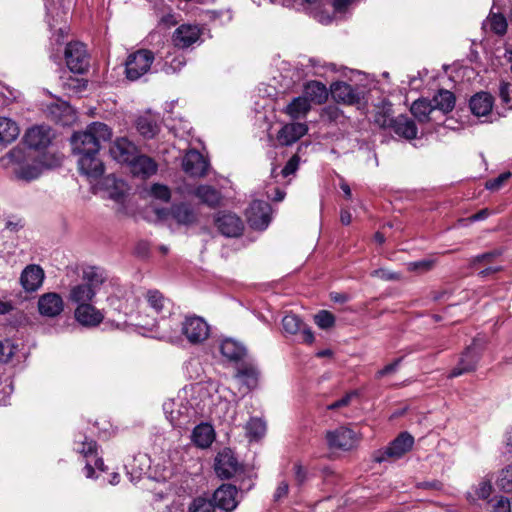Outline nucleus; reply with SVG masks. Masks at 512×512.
I'll return each mask as SVG.
<instances>
[{
    "mask_svg": "<svg viewBox=\"0 0 512 512\" xmlns=\"http://www.w3.org/2000/svg\"><path fill=\"white\" fill-rule=\"evenodd\" d=\"M112 131L102 122L89 124L84 131L75 132L71 138L73 151L80 157L78 167L80 172L90 180H97L104 173V164L98 158L101 142L108 141Z\"/></svg>",
    "mask_w": 512,
    "mask_h": 512,
    "instance_id": "nucleus-1",
    "label": "nucleus"
},
{
    "mask_svg": "<svg viewBox=\"0 0 512 512\" xmlns=\"http://www.w3.org/2000/svg\"><path fill=\"white\" fill-rule=\"evenodd\" d=\"M171 324L163 329L162 338L170 342L179 340L180 334L184 335L191 344L204 342L210 334V327L207 322L199 316H187L184 321H179L175 317H170Z\"/></svg>",
    "mask_w": 512,
    "mask_h": 512,
    "instance_id": "nucleus-2",
    "label": "nucleus"
},
{
    "mask_svg": "<svg viewBox=\"0 0 512 512\" xmlns=\"http://www.w3.org/2000/svg\"><path fill=\"white\" fill-rule=\"evenodd\" d=\"M147 307L153 312L150 319H141L137 325L147 329H159L161 336L163 329L168 328L171 322L166 318V313L171 316V301L158 290H148L145 294Z\"/></svg>",
    "mask_w": 512,
    "mask_h": 512,
    "instance_id": "nucleus-3",
    "label": "nucleus"
},
{
    "mask_svg": "<svg viewBox=\"0 0 512 512\" xmlns=\"http://www.w3.org/2000/svg\"><path fill=\"white\" fill-rule=\"evenodd\" d=\"M105 277L101 269L88 267L83 271L82 282L71 287L68 299L79 305L91 303Z\"/></svg>",
    "mask_w": 512,
    "mask_h": 512,
    "instance_id": "nucleus-4",
    "label": "nucleus"
},
{
    "mask_svg": "<svg viewBox=\"0 0 512 512\" xmlns=\"http://www.w3.org/2000/svg\"><path fill=\"white\" fill-rule=\"evenodd\" d=\"M5 158L8 163L14 165L13 172L15 177L19 180L26 182L33 181L40 177L44 171L41 163L30 153L22 147H14L7 154Z\"/></svg>",
    "mask_w": 512,
    "mask_h": 512,
    "instance_id": "nucleus-5",
    "label": "nucleus"
},
{
    "mask_svg": "<svg viewBox=\"0 0 512 512\" xmlns=\"http://www.w3.org/2000/svg\"><path fill=\"white\" fill-rule=\"evenodd\" d=\"M413 445V436L408 432H402L393 441H391L387 447L376 451L374 454V460L379 463L388 460H397L409 452Z\"/></svg>",
    "mask_w": 512,
    "mask_h": 512,
    "instance_id": "nucleus-6",
    "label": "nucleus"
},
{
    "mask_svg": "<svg viewBox=\"0 0 512 512\" xmlns=\"http://www.w3.org/2000/svg\"><path fill=\"white\" fill-rule=\"evenodd\" d=\"M154 61V54L147 49H140L128 55L125 61L126 77L135 81L147 73Z\"/></svg>",
    "mask_w": 512,
    "mask_h": 512,
    "instance_id": "nucleus-7",
    "label": "nucleus"
},
{
    "mask_svg": "<svg viewBox=\"0 0 512 512\" xmlns=\"http://www.w3.org/2000/svg\"><path fill=\"white\" fill-rule=\"evenodd\" d=\"M482 346L476 339L461 353L457 365L450 371L448 378L459 377L474 372L482 356Z\"/></svg>",
    "mask_w": 512,
    "mask_h": 512,
    "instance_id": "nucleus-8",
    "label": "nucleus"
},
{
    "mask_svg": "<svg viewBox=\"0 0 512 512\" xmlns=\"http://www.w3.org/2000/svg\"><path fill=\"white\" fill-rule=\"evenodd\" d=\"M65 60L69 70L76 74H84L90 67V57L86 46L81 42L67 44Z\"/></svg>",
    "mask_w": 512,
    "mask_h": 512,
    "instance_id": "nucleus-9",
    "label": "nucleus"
},
{
    "mask_svg": "<svg viewBox=\"0 0 512 512\" xmlns=\"http://www.w3.org/2000/svg\"><path fill=\"white\" fill-rule=\"evenodd\" d=\"M214 470L221 479H230L234 476L240 477L242 474V466L229 448H224L218 452L214 461Z\"/></svg>",
    "mask_w": 512,
    "mask_h": 512,
    "instance_id": "nucleus-10",
    "label": "nucleus"
},
{
    "mask_svg": "<svg viewBox=\"0 0 512 512\" xmlns=\"http://www.w3.org/2000/svg\"><path fill=\"white\" fill-rule=\"evenodd\" d=\"M249 225L256 230H264L271 221V206L262 200L253 201L246 210Z\"/></svg>",
    "mask_w": 512,
    "mask_h": 512,
    "instance_id": "nucleus-11",
    "label": "nucleus"
},
{
    "mask_svg": "<svg viewBox=\"0 0 512 512\" xmlns=\"http://www.w3.org/2000/svg\"><path fill=\"white\" fill-rule=\"evenodd\" d=\"M237 493L238 489L236 486L232 484H222L214 491L211 500L215 508L224 512H232L239 503L236 499Z\"/></svg>",
    "mask_w": 512,
    "mask_h": 512,
    "instance_id": "nucleus-12",
    "label": "nucleus"
},
{
    "mask_svg": "<svg viewBox=\"0 0 512 512\" xmlns=\"http://www.w3.org/2000/svg\"><path fill=\"white\" fill-rule=\"evenodd\" d=\"M326 440L331 449L347 451L356 445L357 436L353 430L347 427H339L333 431H328Z\"/></svg>",
    "mask_w": 512,
    "mask_h": 512,
    "instance_id": "nucleus-13",
    "label": "nucleus"
},
{
    "mask_svg": "<svg viewBox=\"0 0 512 512\" xmlns=\"http://www.w3.org/2000/svg\"><path fill=\"white\" fill-rule=\"evenodd\" d=\"M109 152L117 162L129 164L137 156L139 149L127 137H119L112 143Z\"/></svg>",
    "mask_w": 512,
    "mask_h": 512,
    "instance_id": "nucleus-14",
    "label": "nucleus"
},
{
    "mask_svg": "<svg viewBox=\"0 0 512 512\" xmlns=\"http://www.w3.org/2000/svg\"><path fill=\"white\" fill-rule=\"evenodd\" d=\"M44 278L45 273L40 265L29 264L22 270L19 281L25 292L32 293L42 286Z\"/></svg>",
    "mask_w": 512,
    "mask_h": 512,
    "instance_id": "nucleus-15",
    "label": "nucleus"
},
{
    "mask_svg": "<svg viewBox=\"0 0 512 512\" xmlns=\"http://www.w3.org/2000/svg\"><path fill=\"white\" fill-rule=\"evenodd\" d=\"M219 232L226 237H238L242 234L244 225L240 217L233 213H222L215 219Z\"/></svg>",
    "mask_w": 512,
    "mask_h": 512,
    "instance_id": "nucleus-16",
    "label": "nucleus"
},
{
    "mask_svg": "<svg viewBox=\"0 0 512 512\" xmlns=\"http://www.w3.org/2000/svg\"><path fill=\"white\" fill-rule=\"evenodd\" d=\"M64 310V301L60 294L48 292L38 299V311L42 316L54 318Z\"/></svg>",
    "mask_w": 512,
    "mask_h": 512,
    "instance_id": "nucleus-17",
    "label": "nucleus"
},
{
    "mask_svg": "<svg viewBox=\"0 0 512 512\" xmlns=\"http://www.w3.org/2000/svg\"><path fill=\"white\" fill-rule=\"evenodd\" d=\"M208 166V161L196 150L187 152L182 162L183 170L192 177H204Z\"/></svg>",
    "mask_w": 512,
    "mask_h": 512,
    "instance_id": "nucleus-18",
    "label": "nucleus"
},
{
    "mask_svg": "<svg viewBox=\"0 0 512 512\" xmlns=\"http://www.w3.org/2000/svg\"><path fill=\"white\" fill-rule=\"evenodd\" d=\"M282 326L286 333L296 335L299 334L301 340L311 344L314 341L312 331L302 322L296 314H287L282 319Z\"/></svg>",
    "mask_w": 512,
    "mask_h": 512,
    "instance_id": "nucleus-19",
    "label": "nucleus"
},
{
    "mask_svg": "<svg viewBox=\"0 0 512 512\" xmlns=\"http://www.w3.org/2000/svg\"><path fill=\"white\" fill-rule=\"evenodd\" d=\"M51 139V129L43 125L28 129L24 136L26 145L35 150L47 147L50 144Z\"/></svg>",
    "mask_w": 512,
    "mask_h": 512,
    "instance_id": "nucleus-20",
    "label": "nucleus"
},
{
    "mask_svg": "<svg viewBox=\"0 0 512 512\" xmlns=\"http://www.w3.org/2000/svg\"><path fill=\"white\" fill-rule=\"evenodd\" d=\"M74 316L76 321L85 327H96L104 319V314L91 303L77 306Z\"/></svg>",
    "mask_w": 512,
    "mask_h": 512,
    "instance_id": "nucleus-21",
    "label": "nucleus"
},
{
    "mask_svg": "<svg viewBox=\"0 0 512 512\" xmlns=\"http://www.w3.org/2000/svg\"><path fill=\"white\" fill-rule=\"evenodd\" d=\"M330 91L332 98L338 103L353 105L361 100L360 93L346 82L333 83Z\"/></svg>",
    "mask_w": 512,
    "mask_h": 512,
    "instance_id": "nucleus-22",
    "label": "nucleus"
},
{
    "mask_svg": "<svg viewBox=\"0 0 512 512\" xmlns=\"http://www.w3.org/2000/svg\"><path fill=\"white\" fill-rule=\"evenodd\" d=\"M201 30L196 25L182 24L173 34V42L176 47L188 48L200 38Z\"/></svg>",
    "mask_w": 512,
    "mask_h": 512,
    "instance_id": "nucleus-23",
    "label": "nucleus"
},
{
    "mask_svg": "<svg viewBox=\"0 0 512 512\" xmlns=\"http://www.w3.org/2000/svg\"><path fill=\"white\" fill-rule=\"evenodd\" d=\"M129 166L134 176L143 179L154 175L158 170V165L153 158L140 153L129 163Z\"/></svg>",
    "mask_w": 512,
    "mask_h": 512,
    "instance_id": "nucleus-24",
    "label": "nucleus"
},
{
    "mask_svg": "<svg viewBox=\"0 0 512 512\" xmlns=\"http://www.w3.org/2000/svg\"><path fill=\"white\" fill-rule=\"evenodd\" d=\"M260 372L257 366L252 362H243L236 371L235 378L238 379L243 386H245L246 391H251L255 389L258 385Z\"/></svg>",
    "mask_w": 512,
    "mask_h": 512,
    "instance_id": "nucleus-25",
    "label": "nucleus"
},
{
    "mask_svg": "<svg viewBox=\"0 0 512 512\" xmlns=\"http://www.w3.org/2000/svg\"><path fill=\"white\" fill-rule=\"evenodd\" d=\"M389 127L400 137L412 140L417 137L415 122L406 115H398L389 120Z\"/></svg>",
    "mask_w": 512,
    "mask_h": 512,
    "instance_id": "nucleus-26",
    "label": "nucleus"
},
{
    "mask_svg": "<svg viewBox=\"0 0 512 512\" xmlns=\"http://www.w3.org/2000/svg\"><path fill=\"white\" fill-rule=\"evenodd\" d=\"M308 131L306 124L290 123L284 125L277 134V140L283 146H289L299 140Z\"/></svg>",
    "mask_w": 512,
    "mask_h": 512,
    "instance_id": "nucleus-27",
    "label": "nucleus"
},
{
    "mask_svg": "<svg viewBox=\"0 0 512 512\" xmlns=\"http://www.w3.org/2000/svg\"><path fill=\"white\" fill-rule=\"evenodd\" d=\"M171 217L180 225L190 226L197 222V213L193 207L187 203L172 205L170 209Z\"/></svg>",
    "mask_w": 512,
    "mask_h": 512,
    "instance_id": "nucleus-28",
    "label": "nucleus"
},
{
    "mask_svg": "<svg viewBox=\"0 0 512 512\" xmlns=\"http://www.w3.org/2000/svg\"><path fill=\"white\" fill-rule=\"evenodd\" d=\"M220 351L225 358L233 362H244L247 357L246 347L242 343L231 338L222 341Z\"/></svg>",
    "mask_w": 512,
    "mask_h": 512,
    "instance_id": "nucleus-29",
    "label": "nucleus"
},
{
    "mask_svg": "<svg viewBox=\"0 0 512 512\" xmlns=\"http://www.w3.org/2000/svg\"><path fill=\"white\" fill-rule=\"evenodd\" d=\"M494 98L487 92H480L471 97L469 106L471 112L478 117L488 115L493 108Z\"/></svg>",
    "mask_w": 512,
    "mask_h": 512,
    "instance_id": "nucleus-30",
    "label": "nucleus"
},
{
    "mask_svg": "<svg viewBox=\"0 0 512 512\" xmlns=\"http://www.w3.org/2000/svg\"><path fill=\"white\" fill-rule=\"evenodd\" d=\"M193 194L201 203L209 206L210 208L218 207L222 200L220 191L210 185H199L195 188Z\"/></svg>",
    "mask_w": 512,
    "mask_h": 512,
    "instance_id": "nucleus-31",
    "label": "nucleus"
},
{
    "mask_svg": "<svg viewBox=\"0 0 512 512\" xmlns=\"http://www.w3.org/2000/svg\"><path fill=\"white\" fill-rule=\"evenodd\" d=\"M304 96L309 102L322 104L328 98V90L323 83L319 81H310L304 87Z\"/></svg>",
    "mask_w": 512,
    "mask_h": 512,
    "instance_id": "nucleus-32",
    "label": "nucleus"
},
{
    "mask_svg": "<svg viewBox=\"0 0 512 512\" xmlns=\"http://www.w3.org/2000/svg\"><path fill=\"white\" fill-rule=\"evenodd\" d=\"M135 126L139 134L145 139L154 138L160 131L159 124L150 115L138 117Z\"/></svg>",
    "mask_w": 512,
    "mask_h": 512,
    "instance_id": "nucleus-33",
    "label": "nucleus"
},
{
    "mask_svg": "<svg viewBox=\"0 0 512 512\" xmlns=\"http://www.w3.org/2000/svg\"><path fill=\"white\" fill-rule=\"evenodd\" d=\"M214 430L209 424H200L196 426L192 433V440L200 448L209 447L214 440Z\"/></svg>",
    "mask_w": 512,
    "mask_h": 512,
    "instance_id": "nucleus-34",
    "label": "nucleus"
},
{
    "mask_svg": "<svg viewBox=\"0 0 512 512\" xmlns=\"http://www.w3.org/2000/svg\"><path fill=\"white\" fill-rule=\"evenodd\" d=\"M20 130L15 121L0 116V144H9L19 135Z\"/></svg>",
    "mask_w": 512,
    "mask_h": 512,
    "instance_id": "nucleus-35",
    "label": "nucleus"
},
{
    "mask_svg": "<svg viewBox=\"0 0 512 512\" xmlns=\"http://www.w3.org/2000/svg\"><path fill=\"white\" fill-rule=\"evenodd\" d=\"M434 110L435 109L432 100L425 98L417 99L413 102L410 108L413 116L421 123L428 122L430 120V114Z\"/></svg>",
    "mask_w": 512,
    "mask_h": 512,
    "instance_id": "nucleus-36",
    "label": "nucleus"
},
{
    "mask_svg": "<svg viewBox=\"0 0 512 512\" xmlns=\"http://www.w3.org/2000/svg\"><path fill=\"white\" fill-rule=\"evenodd\" d=\"M434 109L448 113L455 107V96L449 90L441 89L432 99Z\"/></svg>",
    "mask_w": 512,
    "mask_h": 512,
    "instance_id": "nucleus-37",
    "label": "nucleus"
},
{
    "mask_svg": "<svg viewBox=\"0 0 512 512\" xmlns=\"http://www.w3.org/2000/svg\"><path fill=\"white\" fill-rule=\"evenodd\" d=\"M310 102L305 96L294 98L286 107V113L293 119L305 116L310 110Z\"/></svg>",
    "mask_w": 512,
    "mask_h": 512,
    "instance_id": "nucleus-38",
    "label": "nucleus"
},
{
    "mask_svg": "<svg viewBox=\"0 0 512 512\" xmlns=\"http://www.w3.org/2000/svg\"><path fill=\"white\" fill-rule=\"evenodd\" d=\"M63 155L58 152H47L41 157L36 158L39 163H41L43 170L44 169H54L62 165Z\"/></svg>",
    "mask_w": 512,
    "mask_h": 512,
    "instance_id": "nucleus-39",
    "label": "nucleus"
},
{
    "mask_svg": "<svg viewBox=\"0 0 512 512\" xmlns=\"http://www.w3.org/2000/svg\"><path fill=\"white\" fill-rule=\"evenodd\" d=\"M176 403L174 401L165 402L163 405L165 414L167 419L173 426H180L184 423L183 420L187 418V416H183V413L180 410H174Z\"/></svg>",
    "mask_w": 512,
    "mask_h": 512,
    "instance_id": "nucleus-40",
    "label": "nucleus"
},
{
    "mask_svg": "<svg viewBox=\"0 0 512 512\" xmlns=\"http://www.w3.org/2000/svg\"><path fill=\"white\" fill-rule=\"evenodd\" d=\"M188 512H215V507L211 499L199 496L190 503Z\"/></svg>",
    "mask_w": 512,
    "mask_h": 512,
    "instance_id": "nucleus-41",
    "label": "nucleus"
},
{
    "mask_svg": "<svg viewBox=\"0 0 512 512\" xmlns=\"http://www.w3.org/2000/svg\"><path fill=\"white\" fill-rule=\"evenodd\" d=\"M75 444L77 445L75 447L76 451L84 457L88 458L97 455V443L94 440H88L84 437L83 440L75 441Z\"/></svg>",
    "mask_w": 512,
    "mask_h": 512,
    "instance_id": "nucleus-42",
    "label": "nucleus"
},
{
    "mask_svg": "<svg viewBox=\"0 0 512 512\" xmlns=\"http://www.w3.org/2000/svg\"><path fill=\"white\" fill-rule=\"evenodd\" d=\"M497 485L505 492H512V464L501 470L497 479Z\"/></svg>",
    "mask_w": 512,
    "mask_h": 512,
    "instance_id": "nucleus-43",
    "label": "nucleus"
},
{
    "mask_svg": "<svg viewBox=\"0 0 512 512\" xmlns=\"http://www.w3.org/2000/svg\"><path fill=\"white\" fill-rule=\"evenodd\" d=\"M488 23L490 29L498 35H503L507 31V21L502 14H491Z\"/></svg>",
    "mask_w": 512,
    "mask_h": 512,
    "instance_id": "nucleus-44",
    "label": "nucleus"
},
{
    "mask_svg": "<svg viewBox=\"0 0 512 512\" xmlns=\"http://www.w3.org/2000/svg\"><path fill=\"white\" fill-rule=\"evenodd\" d=\"M246 430L250 436L260 438L265 434L266 425L265 422L259 418H251L246 425Z\"/></svg>",
    "mask_w": 512,
    "mask_h": 512,
    "instance_id": "nucleus-45",
    "label": "nucleus"
},
{
    "mask_svg": "<svg viewBox=\"0 0 512 512\" xmlns=\"http://www.w3.org/2000/svg\"><path fill=\"white\" fill-rule=\"evenodd\" d=\"M315 323L322 329H328L335 323V317L332 313L322 310L314 317Z\"/></svg>",
    "mask_w": 512,
    "mask_h": 512,
    "instance_id": "nucleus-46",
    "label": "nucleus"
},
{
    "mask_svg": "<svg viewBox=\"0 0 512 512\" xmlns=\"http://www.w3.org/2000/svg\"><path fill=\"white\" fill-rule=\"evenodd\" d=\"M16 347L8 340L0 341V363L9 362L15 354Z\"/></svg>",
    "mask_w": 512,
    "mask_h": 512,
    "instance_id": "nucleus-47",
    "label": "nucleus"
},
{
    "mask_svg": "<svg viewBox=\"0 0 512 512\" xmlns=\"http://www.w3.org/2000/svg\"><path fill=\"white\" fill-rule=\"evenodd\" d=\"M151 195L161 201H169L171 197L170 189L162 184H153L150 190Z\"/></svg>",
    "mask_w": 512,
    "mask_h": 512,
    "instance_id": "nucleus-48",
    "label": "nucleus"
},
{
    "mask_svg": "<svg viewBox=\"0 0 512 512\" xmlns=\"http://www.w3.org/2000/svg\"><path fill=\"white\" fill-rule=\"evenodd\" d=\"M434 266V260L431 259H422L419 261L409 262L407 264V269L411 272L420 271L426 272L432 269Z\"/></svg>",
    "mask_w": 512,
    "mask_h": 512,
    "instance_id": "nucleus-49",
    "label": "nucleus"
},
{
    "mask_svg": "<svg viewBox=\"0 0 512 512\" xmlns=\"http://www.w3.org/2000/svg\"><path fill=\"white\" fill-rule=\"evenodd\" d=\"M358 396V393L356 391H350L346 393L341 399L331 403L327 406L328 410H336L342 407L348 406L352 399L356 398Z\"/></svg>",
    "mask_w": 512,
    "mask_h": 512,
    "instance_id": "nucleus-50",
    "label": "nucleus"
},
{
    "mask_svg": "<svg viewBox=\"0 0 512 512\" xmlns=\"http://www.w3.org/2000/svg\"><path fill=\"white\" fill-rule=\"evenodd\" d=\"M492 493V485L490 481L482 480L475 487L474 494L478 499H487Z\"/></svg>",
    "mask_w": 512,
    "mask_h": 512,
    "instance_id": "nucleus-51",
    "label": "nucleus"
},
{
    "mask_svg": "<svg viewBox=\"0 0 512 512\" xmlns=\"http://www.w3.org/2000/svg\"><path fill=\"white\" fill-rule=\"evenodd\" d=\"M492 512H511V504L504 496L497 497L491 503Z\"/></svg>",
    "mask_w": 512,
    "mask_h": 512,
    "instance_id": "nucleus-52",
    "label": "nucleus"
},
{
    "mask_svg": "<svg viewBox=\"0 0 512 512\" xmlns=\"http://www.w3.org/2000/svg\"><path fill=\"white\" fill-rule=\"evenodd\" d=\"M512 84L502 82L499 87V95L501 100L509 107V109H512Z\"/></svg>",
    "mask_w": 512,
    "mask_h": 512,
    "instance_id": "nucleus-53",
    "label": "nucleus"
},
{
    "mask_svg": "<svg viewBox=\"0 0 512 512\" xmlns=\"http://www.w3.org/2000/svg\"><path fill=\"white\" fill-rule=\"evenodd\" d=\"M502 254H503L502 249H494L492 251H489V252H486V253H483V254H480V255H477L476 257H474L473 264L482 263V262L490 263L494 259L500 257Z\"/></svg>",
    "mask_w": 512,
    "mask_h": 512,
    "instance_id": "nucleus-54",
    "label": "nucleus"
},
{
    "mask_svg": "<svg viewBox=\"0 0 512 512\" xmlns=\"http://www.w3.org/2000/svg\"><path fill=\"white\" fill-rule=\"evenodd\" d=\"M402 360H403L402 357L395 359L392 363L386 365L381 370L377 371L375 377L377 379H381L384 376L395 373L397 371L400 363L402 362Z\"/></svg>",
    "mask_w": 512,
    "mask_h": 512,
    "instance_id": "nucleus-55",
    "label": "nucleus"
},
{
    "mask_svg": "<svg viewBox=\"0 0 512 512\" xmlns=\"http://www.w3.org/2000/svg\"><path fill=\"white\" fill-rule=\"evenodd\" d=\"M371 276L372 277H376V278H380L382 280H386V281H390V280H398L400 277H399V274L395 273V272H391L389 270H386V269H376L374 271L371 272Z\"/></svg>",
    "mask_w": 512,
    "mask_h": 512,
    "instance_id": "nucleus-56",
    "label": "nucleus"
},
{
    "mask_svg": "<svg viewBox=\"0 0 512 512\" xmlns=\"http://www.w3.org/2000/svg\"><path fill=\"white\" fill-rule=\"evenodd\" d=\"M237 481L239 482V490L243 492H247L252 489L254 486L253 479L251 476H246L244 470L242 469L241 476H236Z\"/></svg>",
    "mask_w": 512,
    "mask_h": 512,
    "instance_id": "nucleus-57",
    "label": "nucleus"
},
{
    "mask_svg": "<svg viewBox=\"0 0 512 512\" xmlns=\"http://www.w3.org/2000/svg\"><path fill=\"white\" fill-rule=\"evenodd\" d=\"M298 164H299V158H298V156L294 155L293 157H291L289 159V161L283 167V169L281 171L282 175L284 177H287L290 174H293L297 170Z\"/></svg>",
    "mask_w": 512,
    "mask_h": 512,
    "instance_id": "nucleus-58",
    "label": "nucleus"
},
{
    "mask_svg": "<svg viewBox=\"0 0 512 512\" xmlns=\"http://www.w3.org/2000/svg\"><path fill=\"white\" fill-rule=\"evenodd\" d=\"M510 177V173H502L497 178L490 180L486 183V188L489 190H497L501 187V185L508 180Z\"/></svg>",
    "mask_w": 512,
    "mask_h": 512,
    "instance_id": "nucleus-59",
    "label": "nucleus"
},
{
    "mask_svg": "<svg viewBox=\"0 0 512 512\" xmlns=\"http://www.w3.org/2000/svg\"><path fill=\"white\" fill-rule=\"evenodd\" d=\"M124 186V182L119 180L118 184L111 189L109 197L115 201H121L124 197Z\"/></svg>",
    "mask_w": 512,
    "mask_h": 512,
    "instance_id": "nucleus-60",
    "label": "nucleus"
},
{
    "mask_svg": "<svg viewBox=\"0 0 512 512\" xmlns=\"http://www.w3.org/2000/svg\"><path fill=\"white\" fill-rule=\"evenodd\" d=\"M289 485L286 481H281L274 493V501H279L288 495Z\"/></svg>",
    "mask_w": 512,
    "mask_h": 512,
    "instance_id": "nucleus-61",
    "label": "nucleus"
},
{
    "mask_svg": "<svg viewBox=\"0 0 512 512\" xmlns=\"http://www.w3.org/2000/svg\"><path fill=\"white\" fill-rule=\"evenodd\" d=\"M295 480L299 485L303 484L306 480V471L301 464L296 463L294 465Z\"/></svg>",
    "mask_w": 512,
    "mask_h": 512,
    "instance_id": "nucleus-62",
    "label": "nucleus"
},
{
    "mask_svg": "<svg viewBox=\"0 0 512 512\" xmlns=\"http://www.w3.org/2000/svg\"><path fill=\"white\" fill-rule=\"evenodd\" d=\"M341 112L337 107H327L324 110V116H326L329 120L335 121L340 116Z\"/></svg>",
    "mask_w": 512,
    "mask_h": 512,
    "instance_id": "nucleus-63",
    "label": "nucleus"
},
{
    "mask_svg": "<svg viewBox=\"0 0 512 512\" xmlns=\"http://www.w3.org/2000/svg\"><path fill=\"white\" fill-rule=\"evenodd\" d=\"M114 175H109L103 179V186L110 193L111 189L118 184V181Z\"/></svg>",
    "mask_w": 512,
    "mask_h": 512,
    "instance_id": "nucleus-64",
    "label": "nucleus"
}]
</instances>
